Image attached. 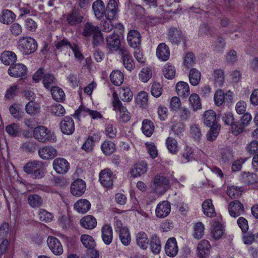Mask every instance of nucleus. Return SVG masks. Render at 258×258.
I'll return each mask as SVG.
<instances>
[{
	"label": "nucleus",
	"instance_id": "1",
	"mask_svg": "<svg viewBox=\"0 0 258 258\" xmlns=\"http://www.w3.org/2000/svg\"><path fill=\"white\" fill-rule=\"evenodd\" d=\"M23 170L35 179H40L44 176V164L41 161L34 160L28 162L24 166Z\"/></svg>",
	"mask_w": 258,
	"mask_h": 258
},
{
	"label": "nucleus",
	"instance_id": "2",
	"mask_svg": "<svg viewBox=\"0 0 258 258\" xmlns=\"http://www.w3.org/2000/svg\"><path fill=\"white\" fill-rule=\"evenodd\" d=\"M33 137L41 143L55 142L56 138L55 134L44 126H38L33 130Z\"/></svg>",
	"mask_w": 258,
	"mask_h": 258
},
{
	"label": "nucleus",
	"instance_id": "3",
	"mask_svg": "<svg viewBox=\"0 0 258 258\" xmlns=\"http://www.w3.org/2000/svg\"><path fill=\"white\" fill-rule=\"evenodd\" d=\"M18 43L19 49L25 55L34 53L37 48V42L30 37L21 38Z\"/></svg>",
	"mask_w": 258,
	"mask_h": 258
},
{
	"label": "nucleus",
	"instance_id": "4",
	"mask_svg": "<svg viewBox=\"0 0 258 258\" xmlns=\"http://www.w3.org/2000/svg\"><path fill=\"white\" fill-rule=\"evenodd\" d=\"M113 96L114 100L112 103L114 109L116 111L119 112V117L121 121L127 122L130 119V113L127 110L126 107L122 105V103L118 99L117 94L113 93Z\"/></svg>",
	"mask_w": 258,
	"mask_h": 258
},
{
	"label": "nucleus",
	"instance_id": "5",
	"mask_svg": "<svg viewBox=\"0 0 258 258\" xmlns=\"http://www.w3.org/2000/svg\"><path fill=\"white\" fill-rule=\"evenodd\" d=\"M169 187V181L163 175H157L154 179V191L159 194L162 195L165 193Z\"/></svg>",
	"mask_w": 258,
	"mask_h": 258
},
{
	"label": "nucleus",
	"instance_id": "6",
	"mask_svg": "<svg viewBox=\"0 0 258 258\" xmlns=\"http://www.w3.org/2000/svg\"><path fill=\"white\" fill-rule=\"evenodd\" d=\"M27 68L22 63H14L8 69L9 75L15 78H21L22 79L27 77Z\"/></svg>",
	"mask_w": 258,
	"mask_h": 258
},
{
	"label": "nucleus",
	"instance_id": "7",
	"mask_svg": "<svg viewBox=\"0 0 258 258\" xmlns=\"http://www.w3.org/2000/svg\"><path fill=\"white\" fill-rule=\"evenodd\" d=\"M106 48L109 52H113L118 50L121 48L120 36L115 33L108 36L106 38Z\"/></svg>",
	"mask_w": 258,
	"mask_h": 258
},
{
	"label": "nucleus",
	"instance_id": "8",
	"mask_svg": "<svg viewBox=\"0 0 258 258\" xmlns=\"http://www.w3.org/2000/svg\"><path fill=\"white\" fill-rule=\"evenodd\" d=\"M119 55L121 56L122 61L124 68L131 72L135 67V64L128 49L122 46L119 49Z\"/></svg>",
	"mask_w": 258,
	"mask_h": 258
},
{
	"label": "nucleus",
	"instance_id": "9",
	"mask_svg": "<svg viewBox=\"0 0 258 258\" xmlns=\"http://www.w3.org/2000/svg\"><path fill=\"white\" fill-rule=\"evenodd\" d=\"M48 246L51 252L56 255H60L63 253L62 245L58 239L49 236L47 240Z\"/></svg>",
	"mask_w": 258,
	"mask_h": 258
},
{
	"label": "nucleus",
	"instance_id": "10",
	"mask_svg": "<svg viewBox=\"0 0 258 258\" xmlns=\"http://www.w3.org/2000/svg\"><path fill=\"white\" fill-rule=\"evenodd\" d=\"M83 20V16L81 11L76 8L73 9L67 17V21L71 26H76L80 24Z\"/></svg>",
	"mask_w": 258,
	"mask_h": 258
},
{
	"label": "nucleus",
	"instance_id": "11",
	"mask_svg": "<svg viewBox=\"0 0 258 258\" xmlns=\"http://www.w3.org/2000/svg\"><path fill=\"white\" fill-rule=\"evenodd\" d=\"M232 100V93L229 91L225 93L222 90H217L214 95V102L216 105L221 106L223 103L231 102Z\"/></svg>",
	"mask_w": 258,
	"mask_h": 258
},
{
	"label": "nucleus",
	"instance_id": "12",
	"mask_svg": "<svg viewBox=\"0 0 258 258\" xmlns=\"http://www.w3.org/2000/svg\"><path fill=\"white\" fill-rule=\"evenodd\" d=\"M168 40L173 44L178 45L181 41L185 44L186 40L182 36L180 30L172 28L170 29L168 34Z\"/></svg>",
	"mask_w": 258,
	"mask_h": 258
},
{
	"label": "nucleus",
	"instance_id": "13",
	"mask_svg": "<svg viewBox=\"0 0 258 258\" xmlns=\"http://www.w3.org/2000/svg\"><path fill=\"white\" fill-rule=\"evenodd\" d=\"M60 129L63 134L71 135L75 131L74 120L70 116H65L60 123Z\"/></svg>",
	"mask_w": 258,
	"mask_h": 258
},
{
	"label": "nucleus",
	"instance_id": "14",
	"mask_svg": "<svg viewBox=\"0 0 258 258\" xmlns=\"http://www.w3.org/2000/svg\"><path fill=\"white\" fill-rule=\"evenodd\" d=\"M53 166L57 173L64 174L69 170L70 164L64 158H58L53 161Z\"/></svg>",
	"mask_w": 258,
	"mask_h": 258
},
{
	"label": "nucleus",
	"instance_id": "15",
	"mask_svg": "<svg viewBox=\"0 0 258 258\" xmlns=\"http://www.w3.org/2000/svg\"><path fill=\"white\" fill-rule=\"evenodd\" d=\"M141 35L140 33L136 30H131L129 31L127 40L128 44L134 48L140 47L141 41Z\"/></svg>",
	"mask_w": 258,
	"mask_h": 258
},
{
	"label": "nucleus",
	"instance_id": "16",
	"mask_svg": "<svg viewBox=\"0 0 258 258\" xmlns=\"http://www.w3.org/2000/svg\"><path fill=\"white\" fill-rule=\"evenodd\" d=\"M86 189V183L83 180L78 179L75 180L71 184V193L76 196H81L85 192Z\"/></svg>",
	"mask_w": 258,
	"mask_h": 258
},
{
	"label": "nucleus",
	"instance_id": "17",
	"mask_svg": "<svg viewBox=\"0 0 258 258\" xmlns=\"http://www.w3.org/2000/svg\"><path fill=\"white\" fill-rule=\"evenodd\" d=\"M56 150L51 146H44L39 149L38 154L40 157L44 160H49L57 156Z\"/></svg>",
	"mask_w": 258,
	"mask_h": 258
},
{
	"label": "nucleus",
	"instance_id": "18",
	"mask_svg": "<svg viewBox=\"0 0 258 258\" xmlns=\"http://www.w3.org/2000/svg\"><path fill=\"white\" fill-rule=\"evenodd\" d=\"M228 210L230 216L233 217L239 216L243 214L244 211L243 205L237 200L230 203Z\"/></svg>",
	"mask_w": 258,
	"mask_h": 258
},
{
	"label": "nucleus",
	"instance_id": "19",
	"mask_svg": "<svg viewBox=\"0 0 258 258\" xmlns=\"http://www.w3.org/2000/svg\"><path fill=\"white\" fill-rule=\"evenodd\" d=\"M178 251V247L176 239L174 237L169 238L165 246L166 254L170 257H174L177 254Z\"/></svg>",
	"mask_w": 258,
	"mask_h": 258
},
{
	"label": "nucleus",
	"instance_id": "20",
	"mask_svg": "<svg viewBox=\"0 0 258 258\" xmlns=\"http://www.w3.org/2000/svg\"><path fill=\"white\" fill-rule=\"evenodd\" d=\"M113 178L112 173L109 169H105L100 173L99 180L104 186H111L113 184Z\"/></svg>",
	"mask_w": 258,
	"mask_h": 258
},
{
	"label": "nucleus",
	"instance_id": "21",
	"mask_svg": "<svg viewBox=\"0 0 258 258\" xmlns=\"http://www.w3.org/2000/svg\"><path fill=\"white\" fill-rule=\"evenodd\" d=\"M171 211L170 204L167 201H163L157 206L156 215L158 218H164L167 216Z\"/></svg>",
	"mask_w": 258,
	"mask_h": 258
},
{
	"label": "nucleus",
	"instance_id": "22",
	"mask_svg": "<svg viewBox=\"0 0 258 258\" xmlns=\"http://www.w3.org/2000/svg\"><path fill=\"white\" fill-rule=\"evenodd\" d=\"M100 139V137L98 134H93L88 137L87 140L84 143L82 149L86 152H90L93 149L95 143L98 142Z\"/></svg>",
	"mask_w": 258,
	"mask_h": 258
},
{
	"label": "nucleus",
	"instance_id": "23",
	"mask_svg": "<svg viewBox=\"0 0 258 258\" xmlns=\"http://www.w3.org/2000/svg\"><path fill=\"white\" fill-rule=\"evenodd\" d=\"M157 57L163 61H166L169 58L170 50L168 46L164 43H160L157 48Z\"/></svg>",
	"mask_w": 258,
	"mask_h": 258
},
{
	"label": "nucleus",
	"instance_id": "24",
	"mask_svg": "<svg viewBox=\"0 0 258 258\" xmlns=\"http://www.w3.org/2000/svg\"><path fill=\"white\" fill-rule=\"evenodd\" d=\"M92 10L94 14L98 19L104 17L105 13V5L101 0H96L92 4Z\"/></svg>",
	"mask_w": 258,
	"mask_h": 258
},
{
	"label": "nucleus",
	"instance_id": "25",
	"mask_svg": "<svg viewBox=\"0 0 258 258\" xmlns=\"http://www.w3.org/2000/svg\"><path fill=\"white\" fill-rule=\"evenodd\" d=\"M198 255L200 258H206L210 252V245L206 240H202L198 245Z\"/></svg>",
	"mask_w": 258,
	"mask_h": 258
},
{
	"label": "nucleus",
	"instance_id": "26",
	"mask_svg": "<svg viewBox=\"0 0 258 258\" xmlns=\"http://www.w3.org/2000/svg\"><path fill=\"white\" fill-rule=\"evenodd\" d=\"M101 236L103 242L107 245L109 244L112 241V229L108 224L103 226L101 229Z\"/></svg>",
	"mask_w": 258,
	"mask_h": 258
},
{
	"label": "nucleus",
	"instance_id": "27",
	"mask_svg": "<svg viewBox=\"0 0 258 258\" xmlns=\"http://www.w3.org/2000/svg\"><path fill=\"white\" fill-rule=\"evenodd\" d=\"M80 224L83 228L91 230L96 226L97 221L93 216L87 215L81 219Z\"/></svg>",
	"mask_w": 258,
	"mask_h": 258
},
{
	"label": "nucleus",
	"instance_id": "28",
	"mask_svg": "<svg viewBox=\"0 0 258 258\" xmlns=\"http://www.w3.org/2000/svg\"><path fill=\"white\" fill-rule=\"evenodd\" d=\"M0 59L4 64L11 66L16 61L17 56L13 52L5 51L2 53Z\"/></svg>",
	"mask_w": 258,
	"mask_h": 258
},
{
	"label": "nucleus",
	"instance_id": "29",
	"mask_svg": "<svg viewBox=\"0 0 258 258\" xmlns=\"http://www.w3.org/2000/svg\"><path fill=\"white\" fill-rule=\"evenodd\" d=\"M150 248L152 252L155 254H159L161 249V242L159 237L156 234H153L150 239Z\"/></svg>",
	"mask_w": 258,
	"mask_h": 258
},
{
	"label": "nucleus",
	"instance_id": "30",
	"mask_svg": "<svg viewBox=\"0 0 258 258\" xmlns=\"http://www.w3.org/2000/svg\"><path fill=\"white\" fill-rule=\"evenodd\" d=\"M100 29L97 26H95L92 23L87 22L85 23L83 26L82 35L86 37L89 38L92 36Z\"/></svg>",
	"mask_w": 258,
	"mask_h": 258
},
{
	"label": "nucleus",
	"instance_id": "31",
	"mask_svg": "<svg viewBox=\"0 0 258 258\" xmlns=\"http://www.w3.org/2000/svg\"><path fill=\"white\" fill-rule=\"evenodd\" d=\"M216 120V113L213 110H209L205 112L204 122L206 126L211 127L214 124H218Z\"/></svg>",
	"mask_w": 258,
	"mask_h": 258
},
{
	"label": "nucleus",
	"instance_id": "32",
	"mask_svg": "<svg viewBox=\"0 0 258 258\" xmlns=\"http://www.w3.org/2000/svg\"><path fill=\"white\" fill-rule=\"evenodd\" d=\"M147 171V163L145 161H141L135 164L131 171L132 176L134 177L140 176Z\"/></svg>",
	"mask_w": 258,
	"mask_h": 258
},
{
	"label": "nucleus",
	"instance_id": "33",
	"mask_svg": "<svg viewBox=\"0 0 258 258\" xmlns=\"http://www.w3.org/2000/svg\"><path fill=\"white\" fill-rule=\"evenodd\" d=\"M176 90L179 96L185 98L190 93L189 88L187 83L184 82H179L176 84Z\"/></svg>",
	"mask_w": 258,
	"mask_h": 258
},
{
	"label": "nucleus",
	"instance_id": "34",
	"mask_svg": "<svg viewBox=\"0 0 258 258\" xmlns=\"http://www.w3.org/2000/svg\"><path fill=\"white\" fill-rule=\"evenodd\" d=\"M91 204L85 199H81L75 204L74 208L79 213H85L90 209Z\"/></svg>",
	"mask_w": 258,
	"mask_h": 258
},
{
	"label": "nucleus",
	"instance_id": "35",
	"mask_svg": "<svg viewBox=\"0 0 258 258\" xmlns=\"http://www.w3.org/2000/svg\"><path fill=\"white\" fill-rule=\"evenodd\" d=\"M27 200L29 205L34 208L41 207L43 203L42 197L37 194L30 195Z\"/></svg>",
	"mask_w": 258,
	"mask_h": 258
},
{
	"label": "nucleus",
	"instance_id": "36",
	"mask_svg": "<svg viewBox=\"0 0 258 258\" xmlns=\"http://www.w3.org/2000/svg\"><path fill=\"white\" fill-rule=\"evenodd\" d=\"M154 125L152 121L148 119H144L142 122V130L143 133L147 137H150L154 131Z\"/></svg>",
	"mask_w": 258,
	"mask_h": 258
},
{
	"label": "nucleus",
	"instance_id": "37",
	"mask_svg": "<svg viewBox=\"0 0 258 258\" xmlns=\"http://www.w3.org/2000/svg\"><path fill=\"white\" fill-rule=\"evenodd\" d=\"M119 237L122 244L128 245L131 241V237L128 229L126 227L120 228L119 230Z\"/></svg>",
	"mask_w": 258,
	"mask_h": 258
},
{
	"label": "nucleus",
	"instance_id": "38",
	"mask_svg": "<svg viewBox=\"0 0 258 258\" xmlns=\"http://www.w3.org/2000/svg\"><path fill=\"white\" fill-rule=\"evenodd\" d=\"M204 213L208 217H212L215 216V209L210 199L205 201L202 204Z\"/></svg>",
	"mask_w": 258,
	"mask_h": 258
},
{
	"label": "nucleus",
	"instance_id": "39",
	"mask_svg": "<svg viewBox=\"0 0 258 258\" xmlns=\"http://www.w3.org/2000/svg\"><path fill=\"white\" fill-rule=\"evenodd\" d=\"M16 16L11 11L9 10H4L0 17V21L4 24H8L12 23L15 19Z\"/></svg>",
	"mask_w": 258,
	"mask_h": 258
},
{
	"label": "nucleus",
	"instance_id": "40",
	"mask_svg": "<svg viewBox=\"0 0 258 258\" xmlns=\"http://www.w3.org/2000/svg\"><path fill=\"white\" fill-rule=\"evenodd\" d=\"M138 245L142 249H146L149 244V240L145 232H141L137 234L136 238Z\"/></svg>",
	"mask_w": 258,
	"mask_h": 258
},
{
	"label": "nucleus",
	"instance_id": "41",
	"mask_svg": "<svg viewBox=\"0 0 258 258\" xmlns=\"http://www.w3.org/2000/svg\"><path fill=\"white\" fill-rule=\"evenodd\" d=\"M214 83L217 86H222L224 82V72L221 69L214 70L213 73Z\"/></svg>",
	"mask_w": 258,
	"mask_h": 258
},
{
	"label": "nucleus",
	"instance_id": "42",
	"mask_svg": "<svg viewBox=\"0 0 258 258\" xmlns=\"http://www.w3.org/2000/svg\"><path fill=\"white\" fill-rule=\"evenodd\" d=\"M110 79L112 84L116 86H119L123 81V76L120 71H114L111 73Z\"/></svg>",
	"mask_w": 258,
	"mask_h": 258
},
{
	"label": "nucleus",
	"instance_id": "43",
	"mask_svg": "<svg viewBox=\"0 0 258 258\" xmlns=\"http://www.w3.org/2000/svg\"><path fill=\"white\" fill-rule=\"evenodd\" d=\"M88 113L93 119L101 118L102 115L97 111L92 110L85 107H80L77 110L74 114L75 116H78L83 112Z\"/></svg>",
	"mask_w": 258,
	"mask_h": 258
},
{
	"label": "nucleus",
	"instance_id": "44",
	"mask_svg": "<svg viewBox=\"0 0 258 258\" xmlns=\"http://www.w3.org/2000/svg\"><path fill=\"white\" fill-rule=\"evenodd\" d=\"M201 79V73L196 69L190 70L189 74V80L191 85L197 86Z\"/></svg>",
	"mask_w": 258,
	"mask_h": 258
},
{
	"label": "nucleus",
	"instance_id": "45",
	"mask_svg": "<svg viewBox=\"0 0 258 258\" xmlns=\"http://www.w3.org/2000/svg\"><path fill=\"white\" fill-rule=\"evenodd\" d=\"M167 148L170 153L175 154L178 151V146L177 141L172 137H168L166 141Z\"/></svg>",
	"mask_w": 258,
	"mask_h": 258
},
{
	"label": "nucleus",
	"instance_id": "46",
	"mask_svg": "<svg viewBox=\"0 0 258 258\" xmlns=\"http://www.w3.org/2000/svg\"><path fill=\"white\" fill-rule=\"evenodd\" d=\"M213 229L211 231L212 236L215 239H218L223 235V230L221 224L217 221L213 222Z\"/></svg>",
	"mask_w": 258,
	"mask_h": 258
},
{
	"label": "nucleus",
	"instance_id": "47",
	"mask_svg": "<svg viewBox=\"0 0 258 258\" xmlns=\"http://www.w3.org/2000/svg\"><path fill=\"white\" fill-rule=\"evenodd\" d=\"M81 240L83 245L88 249H93L95 244V242L92 236L84 234L81 237Z\"/></svg>",
	"mask_w": 258,
	"mask_h": 258
},
{
	"label": "nucleus",
	"instance_id": "48",
	"mask_svg": "<svg viewBox=\"0 0 258 258\" xmlns=\"http://www.w3.org/2000/svg\"><path fill=\"white\" fill-rule=\"evenodd\" d=\"M9 111L11 114L15 118L20 119L22 118L21 105L20 104L14 103L12 104L9 107Z\"/></svg>",
	"mask_w": 258,
	"mask_h": 258
},
{
	"label": "nucleus",
	"instance_id": "49",
	"mask_svg": "<svg viewBox=\"0 0 258 258\" xmlns=\"http://www.w3.org/2000/svg\"><path fill=\"white\" fill-rule=\"evenodd\" d=\"M220 127L218 124H214L212 125L210 130L206 135V138L208 141L213 142L217 137L219 134Z\"/></svg>",
	"mask_w": 258,
	"mask_h": 258
},
{
	"label": "nucleus",
	"instance_id": "50",
	"mask_svg": "<svg viewBox=\"0 0 258 258\" xmlns=\"http://www.w3.org/2000/svg\"><path fill=\"white\" fill-rule=\"evenodd\" d=\"M51 92L53 98L58 102L62 101L65 97L63 90L57 86L52 87Z\"/></svg>",
	"mask_w": 258,
	"mask_h": 258
},
{
	"label": "nucleus",
	"instance_id": "51",
	"mask_svg": "<svg viewBox=\"0 0 258 258\" xmlns=\"http://www.w3.org/2000/svg\"><path fill=\"white\" fill-rule=\"evenodd\" d=\"M115 145L110 141H105L101 145V150L106 155H110L115 151Z\"/></svg>",
	"mask_w": 258,
	"mask_h": 258
},
{
	"label": "nucleus",
	"instance_id": "52",
	"mask_svg": "<svg viewBox=\"0 0 258 258\" xmlns=\"http://www.w3.org/2000/svg\"><path fill=\"white\" fill-rule=\"evenodd\" d=\"M189 101L195 111L201 108V99L198 94L195 93L192 94L189 97Z\"/></svg>",
	"mask_w": 258,
	"mask_h": 258
},
{
	"label": "nucleus",
	"instance_id": "53",
	"mask_svg": "<svg viewBox=\"0 0 258 258\" xmlns=\"http://www.w3.org/2000/svg\"><path fill=\"white\" fill-rule=\"evenodd\" d=\"M119 95L123 101L128 102L133 99V93L128 88H121L119 90Z\"/></svg>",
	"mask_w": 258,
	"mask_h": 258
},
{
	"label": "nucleus",
	"instance_id": "54",
	"mask_svg": "<svg viewBox=\"0 0 258 258\" xmlns=\"http://www.w3.org/2000/svg\"><path fill=\"white\" fill-rule=\"evenodd\" d=\"M243 181L247 184H252L258 181V177L256 174L252 173H244L242 175Z\"/></svg>",
	"mask_w": 258,
	"mask_h": 258
},
{
	"label": "nucleus",
	"instance_id": "55",
	"mask_svg": "<svg viewBox=\"0 0 258 258\" xmlns=\"http://www.w3.org/2000/svg\"><path fill=\"white\" fill-rule=\"evenodd\" d=\"M26 112L31 115H34L39 111L38 104L33 101H29L25 106Z\"/></svg>",
	"mask_w": 258,
	"mask_h": 258
},
{
	"label": "nucleus",
	"instance_id": "56",
	"mask_svg": "<svg viewBox=\"0 0 258 258\" xmlns=\"http://www.w3.org/2000/svg\"><path fill=\"white\" fill-rule=\"evenodd\" d=\"M43 84L47 89L53 87V85L55 84L56 80L52 74H46L43 77Z\"/></svg>",
	"mask_w": 258,
	"mask_h": 258
},
{
	"label": "nucleus",
	"instance_id": "57",
	"mask_svg": "<svg viewBox=\"0 0 258 258\" xmlns=\"http://www.w3.org/2000/svg\"><path fill=\"white\" fill-rule=\"evenodd\" d=\"M6 131L9 135L17 137L20 133V128L18 124L12 123L6 126Z\"/></svg>",
	"mask_w": 258,
	"mask_h": 258
},
{
	"label": "nucleus",
	"instance_id": "58",
	"mask_svg": "<svg viewBox=\"0 0 258 258\" xmlns=\"http://www.w3.org/2000/svg\"><path fill=\"white\" fill-rule=\"evenodd\" d=\"M72 45L71 42L66 38H63L58 41L55 42V46L56 47V51L60 52L62 49L69 47L72 48Z\"/></svg>",
	"mask_w": 258,
	"mask_h": 258
},
{
	"label": "nucleus",
	"instance_id": "59",
	"mask_svg": "<svg viewBox=\"0 0 258 258\" xmlns=\"http://www.w3.org/2000/svg\"><path fill=\"white\" fill-rule=\"evenodd\" d=\"M163 74L166 78L172 79L174 77L175 74L174 67L169 64H166L164 67Z\"/></svg>",
	"mask_w": 258,
	"mask_h": 258
},
{
	"label": "nucleus",
	"instance_id": "60",
	"mask_svg": "<svg viewBox=\"0 0 258 258\" xmlns=\"http://www.w3.org/2000/svg\"><path fill=\"white\" fill-rule=\"evenodd\" d=\"M190 134L195 140L200 141L202 137L201 129L197 124H193L190 126Z\"/></svg>",
	"mask_w": 258,
	"mask_h": 258
},
{
	"label": "nucleus",
	"instance_id": "61",
	"mask_svg": "<svg viewBox=\"0 0 258 258\" xmlns=\"http://www.w3.org/2000/svg\"><path fill=\"white\" fill-rule=\"evenodd\" d=\"M221 160L225 163H229L233 160L232 151L229 148H225L221 153Z\"/></svg>",
	"mask_w": 258,
	"mask_h": 258
},
{
	"label": "nucleus",
	"instance_id": "62",
	"mask_svg": "<svg viewBox=\"0 0 258 258\" xmlns=\"http://www.w3.org/2000/svg\"><path fill=\"white\" fill-rule=\"evenodd\" d=\"M152 73L150 68H143L139 74V78L143 82H147L151 78Z\"/></svg>",
	"mask_w": 258,
	"mask_h": 258
},
{
	"label": "nucleus",
	"instance_id": "63",
	"mask_svg": "<svg viewBox=\"0 0 258 258\" xmlns=\"http://www.w3.org/2000/svg\"><path fill=\"white\" fill-rule=\"evenodd\" d=\"M92 37L93 38L92 43L95 46H100L104 42V38L100 29Z\"/></svg>",
	"mask_w": 258,
	"mask_h": 258
},
{
	"label": "nucleus",
	"instance_id": "64",
	"mask_svg": "<svg viewBox=\"0 0 258 258\" xmlns=\"http://www.w3.org/2000/svg\"><path fill=\"white\" fill-rule=\"evenodd\" d=\"M162 87L158 83H154L151 88V93L155 97H159L162 92Z\"/></svg>",
	"mask_w": 258,
	"mask_h": 258
}]
</instances>
